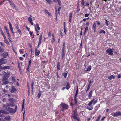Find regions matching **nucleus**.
<instances>
[{
	"mask_svg": "<svg viewBox=\"0 0 121 121\" xmlns=\"http://www.w3.org/2000/svg\"><path fill=\"white\" fill-rule=\"evenodd\" d=\"M85 25L86 26H89V23L88 22H87L85 24Z\"/></svg>",
	"mask_w": 121,
	"mask_h": 121,
	"instance_id": "53",
	"label": "nucleus"
},
{
	"mask_svg": "<svg viewBox=\"0 0 121 121\" xmlns=\"http://www.w3.org/2000/svg\"><path fill=\"white\" fill-rule=\"evenodd\" d=\"M3 118L0 117V121H3Z\"/></svg>",
	"mask_w": 121,
	"mask_h": 121,
	"instance_id": "64",
	"label": "nucleus"
},
{
	"mask_svg": "<svg viewBox=\"0 0 121 121\" xmlns=\"http://www.w3.org/2000/svg\"><path fill=\"white\" fill-rule=\"evenodd\" d=\"M12 79L13 81H14L15 80V78L14 77H13L12 78Z\"/></svg>",
	"mask_w": 121,
	"mask_h": 121,
	"instance_id": "55",
	"label": "nucleus"
},
{
	"mask_svg": "<svg viewBox=\"0 0 121 121\" xmlns=\"http://www.w3.org/2000/svg\"><path fill=\"white\" fill-rule=\"evenodd\" d=\"M16 28L17 30V31H18L19 33L20 34H21V31L19 29V28L18 27H17Z\"/></svg>",
	"mask_w": 121,
	"mask_h": 121,
	"instance_id": "33",
	"label": "nucleus"
},
{
	"mask_svg": "<svg viewBox=\"0 0 121 121\" xmlns=\"http://www.w3.org/2000/svg\"><path fill=\"white\" fill-rule=\"evenodd\" d=\"M7 62L6 59L2 58L0 59V66L2 64L6 63Z\"/></svg>",
	"mask_w": 121,
	"mask_h": 121,
	"instance_id": "4",
	"label": "nucleus"
},
{
	"mask_svg": "<svg viewBox=\"0 0 121 121\" xmlns=\"http://www.w3.org/2000/svg\"><path fill=\"white\" fill-rule=\"evenodd\" d=\"M10 121L11 120L10 117L9 116H6L5 118L3 119V121Z\"/></svg>",
	"mask_w": 121,
	"mask_h": 121,
	"instance_id": "7",
	"label": "nucleus"
},
{
	"mask_svg": "<svg viewBox=\"0 0 121 121\" xmlns=\"http://www.w3.org/2000/svg\"><path fill=\"white\" fill-rule=\"evenodd\" d=\"M24 101H25V99H24L23 100V103H22V106H24Z\"/></svg>",
	"mask_w": 121,
	"mask_h": 121,
	"instance_id": "60",
	"label": "nucleus"
},
{
	"mask_svg": "<svg viewBox=\"0 0 121 121\" xmlns=\"http://www.w3.org/2000/svg\"><path fill=\"white\" fill-rule=\"evenodd\" d=\"M88 28L87 27H86L85 29L84 33H85L88 30Z\"/></svg>",
	"mask_w": 121,
	"mask_h": 121,
	"instance_id": "41",
	"label": "nucleus"
},
{
	"mask_svg": "<svg viewBox=\"0 0 121 121\" xmlns=\"http://www.w3.org/2000/svg\"><path fill=\"white\" fill-rule=\"evenodd\" d=\"M65 78L67 75V73H64L63 74Z\"/></svg>",
	"mask_w": 121,
	"mask_h": 121,
	"instance_id": "40",
	"label": "nucleus"
},
{
	"mask_svg": "<svg viewBox=\"0 0 121 121\" xmlns=\"http://www.w3.org/2000/svg\"><path fill=\"white\" fill-rule=\"evenodd\" d=\"M17 108V107L16 106L15 109H13L11 108L8 107L6 108V110L11 113H14L16 111Z\"/></svg>",
	"mask_w": 121,
	"mask_h": 121,
	"instance_id": "2",
	"label": "nucleus"
},
{
	"mask_svg": "<svg viewBox=\"0 0 121 121\" xmlns=\"http://www.w3.org/2000/svg\"><path fill=\"white\" fill-rule=\"evenodd\" d=\"M8 1L10 3V5L11 6L13 7V8H15V6L14 4L13 3V2L11 1L10 0H8Z\"/></svg>",
	"mask_w": 121,
	"mask_h": 121,
	"instance_id": "11",
	"label": "nucleus"
},
{
	"mask_svg": "<svg viewBox=\"0 0 121 121\" xmlns=\"http://www.w3.org/2000/svg\"><path fill=\"white\" fill-rule=\"evenodd\" d=\"M77 115H73V118L74 119H76L78 117H77Z\"/></svg>",
	"mask_w": 121,
	"mask_h": 121,
	"instance_id": "32",
	"label": "nucleus"
},
{
	"mask_svg": "<svg viewBox=\"0 0 121 121\" xmlns=\"http://www.w3.org/2000/svg\"><path fill=\"white\" fill-rule=\"evenodd\" d=\"M8 78L6 77L5 76H4L3 78V81H5Z\"/></svg>",
	"mask_w": 121,
	"mask_h": 121,
	"instance_id": "26",
	"label": "nucleus"
},
{
	"mask_svg": "<svg viewBox=\"0 0 121 121\" xmlns=\"http://www.w3.org/2000/svg\"><path fill=\"white\" fill-rule=\"evenodd\" d=\"M8 35V38H9V39L10 38H11V36L10 35L9 33H8L7 34Z\"/></svg>",
	"mask_w": 121,
	"mask_h": 121,
	"instance_id": "57",
	"label": "nucleus"
},
{
	"mask_svg": "<svg viewBox=\"0 0 121 121\" xmlns=\"http://www.w3.org/2000/svg\"><path fill=\"white\" fill-rule=\"evenodd\" d=\"M115 77V76L113 75H111L109 77H108V79L109 80H111L112 79H114Z\"/></svg>",
	"mask_w": 121,
	"mask_h": 121,
	"instance_id": "19",
	"label": "nucleus"
},
{
	"mask_svg": "<svg viewBox=\"0 0 121 121\" xmlns=\"http://www.w3.org/2000/svg\"><path fill=\"white\" fill-rule=\"evenodd\" d=\"M28 20L29 22L32 25L34 24L33 22H32V20L31 18L29 17L28 18Z\"/></svg>",
	"mask_w": 121,
	"mask_h": 121,
	"instance_id": "12",
	"label": "nucleus"
},
{
	"mask_svg": "<svg viewBox=\"0 0 121 121\" xmlns=\"http://www.w3.org/2000/svg\"><path fill=\"white\" fill-rule=\"evenodd\" d=\"M1 56L4 58H6L8 56V53L7 52H5L4 53H2L1 54Z\"/></svg>",
	"mask_w": 121,
	"mask_h": 121,
	"instance_id": "6",
	"label": "nucleus"
},
{
	"mask_svg": "<svg viewBox=\"0 0 121 121\" xmlns=\"http://www.w3.org/2000/svg\"><path fill=\"white\" fill-rule=\"evenodd\" d=\"M74 102L76 104H77V99L76 98V97H74Z\"/></svg>",
	"mask_w": 121,
	"mask_h": 121,
	"instance_id": "52",
	"label": "nucleus"
},
{
	"mask_svg": "<svg viewBox=\"0 0 121 121\" xmlns=\"http://www.w3.org/2000/svg\"><path fill=\"white\" fill-rule=\"evenodd\" d=\"M46 1L49 4H51L52 3V2L50 0H46Z\"/></svg>",
	"mask_w": 121,
	"mask_h": 121,
	"instance_id": "28",
	"label": "nucleus"
},
{
	"mask_svg": "<svg viewBox=\"0 0 121 121\" xmlns=\"http://www.w3.org/2000/svg\"><path fill=\"white\" fill-rule=\"evenodd\" d=\"M3 92H8V91L7 90H6L5 89H4L3 90Z\"/></svg>",
	"mask_w": 121,
	"mask_h": 121,
	"instance_id": "63",
	"label": "nucleus"
},
{
	"mask_svg": "<svg viewBox=\"0 0 121 121\" xmlns=\"http://www.w3.org/2000/svg\"><path fill=\"white\" fill-rule=\"evenodd\" d=\"M96 23L95 22H94L93 24L92 27L93 30H94L95 31L96 29Z\"/></svg>",
	"mask_w": 121,
	"mask_h": 121,
	"instance_id": "17",
	"label": "nucleus"
},
{
	"mask_svg": "<svg viewBox=\"0 0 121 121\" xmlns=\"http://www.w3.org/2000/svg\"><path fill=\"white\" fill-rule=\"evenodd\" d=\"M73 115H77V111L76 109L74 111Z\"/></svg>",
	"mask_w": 121,
	"mask_h": 121,
	"instance_id": "42",
	"label": "nucleus"
},
{
	"mask_svg": "<svg viewBox=\"0 0 121 121\" xmlns=\"http://www.w3.org/2000/svg\"><path fill=\"white\" fill-rule=\"evenodd\" d=\"M52 38L51 42L52 43H53L55 40V38H54V34H53L52 35Z\"/></svg>",
	"mask_w": 121,
	"mask_h": 121,
	"instance_id": "15",
	"label": "nucleus"
},
{
	"mask_svg": "<svg viewBox=\"0 0 121 121\" xmlns=\"http://www.w3.org/2000/svg\"><path fill=\"white\" fill-rule=\"evenodd\" d=\"M106 20V21L105 22V23L106 24L107 26H108L109 25V24H108L109 21H107Z\"/></svg>",
	"mask_w": 121,
	"mask_h": 121,
	"instance_id": "47",
	"label": "nucleus"
},
{
	"mask_svg": "<svg viewBox=\"0 0 121 121\" xmlns=\"http://www.w3.org/2000/svg\"><path fill=\"white\" fill-rule=\"evenodd\" d=\"M87 108L90 110H91L93 108L92 106H86Z\"/></svg>",
	"mask_w": 121,
	"mask_h": 121,
	"instance_id": "29",
	"label": "nucleus"
},
{
	"mask_svg": "<svg viewBox=\"0 0 121 121\" xmlns=\"http://www.w3.org/2000/svg\"><path fill=\"white\" fill-rule=\"evenodd\" d=\"M64 32L65 34H66V30L65 29V27H64Z\"/></svg>",
	"mask_w": 121,
	"mask_h": 121,
	"instance_id": "54",
	"label": "nucleus"
},
{
	"mask_svg": "<svg viewBox=\"0 0 121 121\" xmlns=\"http://www.w3.org/2000/svg\"><path fill=\"white\" fill-rule=\"evenodd\" d=\"M9 100L10 102H11V103H13L14 101V99L13 98L9 99Z\"/></svg>",
	"mask_w": 121,
	"mask_h": 121,
	"instance_id": "21",
	"label": "nucleus"
},
{
	"mask_svg": "<svg viewBox=\"0 0 121 121\" xmlns=\"http://www.w3.org/2000/svg\"><path fill=\"white\" fill-rule=\"evenodd\" d=\"M100 33H103L104 34H105L106 33L105 32L104 30H101L100 31Z\"/></svg>",
	"mask_w": 121,
	"mask_h": 121,
	"instance_id": "46",
	"label": "nucleus"
},
{
	"mask_svg": "<svg viewBox=\"0 0 121 121\" xmlns=\"http://www.w3.org/2000/svg\"><path fill=\"white\" fill-rule=\"evenodd\" d=\"M90 84H89L87 88L86 91V92H87L88 91V90H89L90 88Z\"/></svg>",
	"mask_w": 121,
	"mask_h": 121,
	"instance_id": "45",
	"label": "nucleus"
},
{
	"mask_svg": "<svg viewBox=\"0 0 121 121\" xmlns=\"http://www.w3.org/2000/svg\"><path fill=\"white\" fill-rule=\"evenodd\" d=\"M89 16V14L88 13L86 14H85V17H88Z\"/></svg>",
	"mask_w": 121,
	"mask_h": 121,
	"instance_id": "49",
	"label": "nucleus"
},
{
	"mask_svg": "<svg viewBox=\"0 0 121 121\" xmlns=\"http://www.w3.org/2000/svg\"><path fill=\"white\" fill-rule=\"evenodd\" d=\"M63 108L64 109H67L68 108V106H62Z\"/></svg>",
	"mask_w": 121,
	"mask_h": 121,
	"instance_id": "50",
	"label": "nucleus"
},
{
	"mask_svg": "<svg viewBox=\"0 0 121 121\" xmlns=\"http://www.w3.org/2000/svg\"><path fill=\"white\" fill-rule=\"evenodd\" d=\"M65 54V52L64 51V48H63L62 49V58H63V57L64 56Z\"/></svg>",
	"mask_w": 121,
	"mask_h": 121,
	"instance_id": "27",
	"label": "nucleus"
},
{
	"mask_svg": "<svg viewBox=\"0 0 121 121\" xmlns=\"http://www.w3.org/2000/svg\"><path fill=\"white\" fill-rule=\"evenodd\" d=\"M61 9V7H59L58 9V12L59 13V11H60V10Z\"/></svg>",
	"mask_w": 121,
	"mask_h": 121,
	"instance_id": "62",
	"label": "nucleus"
},
{
	"mask_svg": "<svg viewBox=\"0 0 121 121\" xmlns=\"http://www.w3.org/2000/svg\"><path fill=\"white\" fill-rule=\"evenodd\" d=\"M101 117V115H99L97 119L98 120H99L100 119Z\"/></svg>",
	"mask_w": 121,
	"mask_h": 121,
	"instance_id": "59",
	"label": "nucleus"
},
{
	"mask_svg": "<svg viewBox=\"0 0 121 121\" xmlns=\"http://www.w3.org/2000/svg\"><path fill=\"white\" fill-rule=\"evenodd\" d=\"M35 56H38L40 53V51L38 50V51H37V48H36L35 49Z\"/></svg>",
	"mask_w": 121,
	"mask_h": 121,
	"instance_id": "9",
	"label": "nucleus"
},
{
	"mask_svg": "<svg viewBox=\"0 0 121 121\" xmlns=\"http://www.w3.org/2000/svg\"><path fill=\"white\" fill-rule=\"evenodd\" d=\"M81 4L82 5H84L85 4V2L84 0H81Z\"/></svg>",
	"mask_w": 121,
	"mask_h": 121,
	"instance_id": "37",
	"label": "nucleus"
},
{
	"mask_svg": "<svg viewBox=\"0 0 121 121\" xmlns=\"http://www.w3.org/2000/svg\"><path fill=\"white\" fill-rule=\"evenodd\" d=\"M92 91H91L90 92L88 95V96L89 99L92 97Z\"/></svg>",
	"mask_w": 121,
	"mask_h": 121,
	"instance_id": "20",
	"label": "nucleus"
},
{
	"mask_svg": "<svg viewBox=\"0 0 121 121\" xmlns=\"http://www.w3.org/2000/svg\"><path fill=\"white\" fill-rule=\"evenodd\" d=\"M97 102V99L95 97H94L92 100H91L89 103L88 105L89 106L92 104L94 105Z\"/></svg>",
	"mask_w": 121,
	"mask_h": 121,
	"instance_id": "1",
	"label": "nucleus"
},
{
	"mask_svg": "<svg viewBox=\"0 0 121 121\" xmlns=\"http://www.w3.org/2000/svg\"><path fill=\"white\" fill-rule=\"evenodd\" d=\"M41 92L40 91H39L38 93L37 97L38 98L40 97L41 95Z\"/></svg>",
	"mask_w": 121,
	"mask_h": 121,
	"instance_id": "24",
	"label": "nucleus"
},
{
	"mask_svg": "<svg viewBox=\"0 0 121 121\" xmlns=\"http://www.w3.org/2000/svg\"><path fill=\"white\" fill-rule=\"evenodd\" d=\"M0 45L3 47H4V44L2 42H0Z\"/></svg>",
	"mask_w": 121,
	"mask_h": 121,
	"instance_id": "56",
	"label": "nucleus"
},
{
	"mask_svg": "<svg viewBox=\"0 0 121 121\" xmlns=\"http://www.w3.org/2000/svg\"><path fill=\"white\" fill-rule=\"evenodd\" d=\"M66 88L67 89H68L70 88V86L69 84H68L66 86Z\"/></svg>",
	"mask_w": 121,
	"mask_h": 121,
	"instance_id": "38",
	"label": "nucleus"
},
{
	"mask_svg": "<svg viewBox=\"0 0 121 121\" xmlns=\"http://www.w3.org/2000/svg\"><path fill=\"white\" fill-rule=\"evenodd\" d=\"M72 13H70L69 14V22H71V20L72 18Z\"/></svg>",
	"mask_w": 121,
	"mask_h": 121,
	"instance_id": "14",
	"label": "nucleus"
},
{
	"mask_svg": "<svg viewBox=\"0 0 121 121\" xmlns=\"http://www.w3.org/2000/svg\"><path fill=\"white\" fill-rule=\"evenodd\" d=\"M106 52L107 53H108V55H112L113 54V51L112 49H111L109 48L107 49L106 50Z\"/></svg>",
	"mask_w": 121,
	"mask_h": 121,
	"instance_id": "5",
	"label": "nucleus"
},
{
	"mask_svg": "<svg viewBox=\"0 0 121 121\" xmlns=\"http://www.w3.org/2000/svg\"><path fill=\"white\" fill-rule=\"evenodd\" d=\"M0 31H1V34L4 37V38H5L6 37V36H5V35L4 34V33H3V31H2L1 29L0 30Z\"/></svg>",
	"mask_w": 121,
	"mask_h": 121,
	"instance_id": "23",
	"label": "nucleus"
},
{
	"mask_svg": "<svg viewBox=\"0 0 121 121\" xmlns=\"http://www.w3.org/2000/svg\"><path fill=\"white\" fill-rule=\"evenodd\" d=\"M25 114V109H24V113H23V119H24V117H25L24 115Z\"/></svg>",
	"mask_w": 121,
	"mask_h": 121,
	"instance_id": "51",
	"label": "nucleus"
},
{
	"mask_svg": "<svg viewBox=\"0 0 121 121\" xmlns=\"http://www.w3.org/2000/svg\"><path fill=\"white\" fill-rule=\"evenodd\" d=\"M60 106H68L66 104H65V103H61L60 105Z\"/></svg>",
	"mask_w": 121,
	"mask_h": 121,
	"instance_id": "34",
	"label": "nucleus"
},
{
	"mask_svg": "<svg viewBox=\"0 0 121 121\" xmlns=\"http://www.w3.org/2000/svg\"><path fill=\"white\" fill-rule=\"evenodd\" d=\"M4 73H5V74L4 75V76H5L6 77L8 78L10 76V73H6L5 72H4Z\"/></svg>",
	"mask_w": 121,
	"mask_h": 121,
	"instance_id": "18",
	"label": "nucleus"
},
{
	"mask_svg": "<svg viewBox=\"0 0 121 121\" xmlns=\"http://www.w3.org/2000/svg\"><path fill=\"white\" fill-rule=\"evenodd\" d=\"M45 11L46 13L48 14V15H50V13H49L48 12V10H45Z\"/></svg>",
	"mask_w": 121,
	"mask_h": 121,
	"instance_id": "39",
	"label": "nucleus"
},
{
	"mask_svg": "<svg viewBox=\"0 0 121 121\" xmlns=\"http://www.w3.org/2000/svg\"><path fill=\"white\" fill-rule=\"evenodd\" d=\"M41 40H42L39 39L38 42V45L39 46L40 45L41 43Z\"/></svg>",
	"mask_w": 121,
	"mask_h": 121,
	"instance_id": "48",
	"label": "nucleus"
},
{
	"mask_svg": "<svg viewBox=\"0 0 121 121\" xmlns=\"http://www.w3.org/2000/svg\"><path fill=\"white\" fill-rule=\"evenodd\" d=\"M8 23L9 24L10 29L11 30V32H12V33H13V30L12 27V24L9 22H8Z\"/></svg>",
	"mask_w": 121,
	"mask_h": 121,
	"instance_id": "10",
	"label": "nucleus"
},
{
	"mask_svg": "<svg viewBox=\"0 0 121 121\" xmlns=\"http://www.w3.org/2000/svg\"><path fill=\"white\" fill-rule=\"evenodd\" d=\"M9 82L8 81H6L5 82H4L3 83V84H8L9 83Z\"/></svg>",
	"mask_w": 121,
	"mask_h": 121,
	"instance_id": "36",
	"label": "nucleus"
},
{
	"mask_svg": "<svg viewBox=\"0 0 121 121\" xmlns=\"http://www.w3.org/2000/svg\"><path fill=\"white\" fill-rule=\"evenodd\" d=\"M111 115L114 117H117L121 115V112L119 111H117L115 113H112Z\"/></svg>",
	"mask_w": 121,
	"mask_h": 121,
	"instance_id": "3",
	"label": "nucleus"
},
{
	"mask_svg": "<svg viewBox=\"0 0 121 121\" xmlns=\"http://www.w3.org/2000/svg\"><path fill=\"white\" fill-rule=\"evenodd\" d=\"M10 66H4V67H1V69H3L5 70L6 69H9L10 68Z\"/></svg>",
	"mask_w": 121,
	"mask_h": 121,
	"instance_id": "16",
	"label": "nucleus"
},
{
	"mask_svg": "<svg viewBox=\"0 0 121 121\" xmlns=\"http://www.w3.org/2000/svg\"><path fill=\"white\" fill-rule=\"evenodd\" d=\"M36 27H36L37 29L39 30H40V28L39 27L38 24L37 23L36 24Z\"/></svg>",
	"mask_w": 121,
	"mask_h": 121,
	"instance_id": "30",
	"label": "nucleus"
},
{
	"mask_svg": "<svg viewBox=\"0 0 121 121\" xmlns=\"http://www.w3.org/2000/svg\"><path fill=\"white\" fill-rule=\"evenodd\" d=\"M3 48L1 47H0V52H3Z\"/></svg>",
	"mask_w": 121,
	"mask_h": 121,
	"instance_id": "43",
	"label": "nucleus"
},
{
	"mask_svg": "<svg viewBox=\"0 0 121 121\" xmlns=\"http://www.w3.org/2000/svg\"><path fill=\"white\" fill-rule=\"evenodd\" d=\"M35 31H36L37 33V35H38L39 33V32L38 31L36 27H35Z\"/></svg>",
	"mask_w": 121,
	"mask_h": 121,
	"instance_id": "35",
	"label": "nucleus"
},
{
	"mask_svg": "<svg viewBox=\"0 0 121 121\" xmlns=\"http://www.w3.org/2000/svg\"><path fill=\"white\" fill-rule=\"evenodd\" d=\"M0 113H1L6 114H9L8 112L3 110H0ZM2 116L3 115L2 114H0V117Z\"/></svg>",
	"mask_w": 121,
	"mask_h": 121,
	"instance_id": "8",
	"label": "nucleus"
},
{
	"mask_svg": "<svg viewBox=\"0 0 121 121\" xmlns=\"http://www.w3.org/2000/svg\"><path fill=\"white\" fill-rule=\"evenodd\" d=\"M4 41L6 43L8 44H9V42H8V40H7L6 37L5 38H4Z\"/></svg>",
	"mask_w": 121,
	"mask_h": 121,
	"instance_id": "31",
	"label": "nucleus"
},
{
	"mask_svg": "<svg viewBox=\"0 0 121 121\" xmlns=\"http://www.w3.org/2000/svg\"><path fill=\"white\" fill-rule=\"evenodd\" d=\"M57 1L59 4V5H60L61 4V3L60 0H57Z\"/></svg>",
	"mask_w": 121,
	"mask_h": 121,
	"instance_id": "44",
	"label": "nucleus"
},
{
	"mask_svg": "<svg viewBox=\"0 0 121 121\" xmlns=\"http://www.w3.org/2000/svg\"><path fill=\"white\" fill-rule=\"evenodd\" d=\"M60 65L59 63H58L57 65V70H59L60 69Z\"/></svg>",
	"mask_w": 121,
	"mask_h": 121,
	"instance_id": "22",
	"label": "nucleus"
},
{
	"mask_svg": "<svg viewBox=\"0 0 121 121\" xmlns=\"http://www.w3.org/2000/svg\"><path fill=\"white\" fill-rule=\"evenodd\" d=\"M91 69V67L90 66H88V67L87 68L86 71H90Z\"/></svg>",
	"mask_w": 121,
	"mask_h": 121,
	"instance_id": "25",
	"label": "nucleus"
},
{
	"mask_svg": "<svg viewBox=\"0 0 121 121\" xmlns=\"http://www.w3.org/2000/svg\"><path fill=\"white\" fill-rule=\"evenodd\" d=\"M77 94H78V89H77V90L76 92L75 97H76L77 96Z\"/></svg>",
	"mask_w": 121,
	"mask_h": 121,
	"instance_id": "58",
	"label": "nucleus"
},
{
	"mask_svg": "<svg viewBox=\"0 0 121 121\" xmlns=\"http://www.w3.org/2000/svg\"><path fill=\"white\" fill-rule=\"evenodd\" d=\"M51 32H49L48 33V36L49 37L51 36Z\"/></svg>",
	"mask_w": 121,
	"mask_h": 121,
	"instance_id": "61",
	"label": "nucleus"
},
{
	"mask_svg": "<svg viewBox=\"0 0 121 121\" xmlns=\"http://www.w3.org/2000/svg\"><path fill=\"white\" fill-rule=\"evenodd\" d=\"M12 89L10 91L12 93H13L16 91V89L13 86H12Z\"/></svg>",
	"mask_w": 121,
	"mask_h": 121,
	"instance_id": "13",
	"label": "nucleus"
}]
</instances>
